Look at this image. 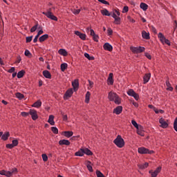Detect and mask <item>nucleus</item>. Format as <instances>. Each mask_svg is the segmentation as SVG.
<instances>
[{"label":"nucleus","mask_w":177,"mask_h":177,"mask_svg":"<svg viewBox=\"0 0 177 177\" xmlns=\"http://www.w3.org/2000/svg\"><path fill=\"white\" fill-rule=\"evenodd\" d=\"M108 99L110 102H114L115 104H121V97L116 93L109 92Z\"/></svg>","instance_id":"nucleus-1"},{"label":"nucleus","mask_w":177,"mask_h":177,"mask_svg":"<svg viewBox=\"0 0 177 177\" xmlns=\"http://www.w3.org/2000/svg\"><path fill=\"white\" fill-rule=\"evenodd\" d=\"M113 143L119 147V149H122L125 146V141H124V138L118 135L117 138L113 140Z\"/></svg>","instance_id":"nucleus-2"},{"label":"nucleus","mask_w":177,"mask_h":177,"mask_svg":"<svg viewBox=\"0 0 177 177\" xmlns=\"http://www.w3.org/2000/svg\"><path fill=\"white\" fill-rule=\"evenodd\" d=\"M139 154H154V151L149 150V149L142 147L138 149Z\"/></svg>","instance_id":"nucleus-3"},{"label":"nucleus","mask_w":177,"mask_h":177,"mask_svg":"<svg viewBox=\"0 0 177 177\" xmlns=\"http://www.w3.org/2000/svg\"><path fill=\"white\" fill-rule=\"evenodd\" d=\"M145 49L146 48H145V47H142V46H138V47L131 46L130 47V50H131L132 53H134V54L142 53V52H145Z\"/></svg>","instance_id":"nucleus-4"},{"label":"nucleus","mask_w":177,"mask_h":177,"mask_svg":"<svg viewBox=\"0 0 177 177\" xmlns=\"http://www.w3.org/2000/svg\"><path fill=\"white\" fill-rule=\"evenodd\" d=\"M158 38L160 39V42L162 44H166V45H168L169 46H171V41L168 39L165 38V36L162 32H159L158 35Z\"/></svg>","instance_id":"nucleus-5"},{"label":"nucleus","mask_w":177,"mask_h":177,"mask_svg":"<svg viewBox=\"0 0 177 177\" xmlns=\"http://www.w3.org/2000/svg\"><path fill=\"white\" fill-rule=\"evenodd\" d=\"M43 15L46 16V17H48V19H50V20H54V21H57V17L55 16L52 13V9L51 8H50L49 11H48L47 12H43Z\"/></svg>","instance_id":"nucleus-6"},{"label":"nucleus","mask_w":177,"mask_h":177,"mask_svg":"<svg viewBox=\"0 0 177 177\" xmlns=\"http://www.w3.org/2000/svg\"><path fill=\"white\" fill-rule=\"evenodd\" d=\"M161 169H162V168L161 167H158L154 171H153V170H149V173L151 174V177H157L158 174L161 172Z\"/></svg>","instance_id":"nucleus-7"},{"label":"nucleus","mask_w":177,"mask_h":177,"mask_svg":"<svg viewBox=\"0 0 177 177\" xmlns=\"http://www.w3.org/2000/svg\"><path fill=\"white\" fill-rule=\"evenodd\" d=\"M129 96H132L136 100H139V94L136 93L133 89H129L127 91Z\"/></svg>","instance_id":"nucleus-8"},{"label":"nucleus","mask_w":177,"mask_h":177,"mask_svg":"<svg viewBox=\"0 0 177 177\" xmlns=\"http://www.w3.org/2000/svg\"><path fill=\"white\" fill-rule=\"evenodd\" d=\"M159 124H160V128H163L164 129L168 128V127L169 126L168 122L165 121V119H164L163 118H161L159 120Z\"/></svg>","instance_id":"nucleus-9"},{"label":"nucleus","mask_w":177,"mask_h":177,"mask_svg":"<svg viewBox=\"0 0 177 177\" xmlns=\"http://www.w3.org/2000/svg\"><path fill=\"white\" fill-rule=\"evenodd\" d=\"M29 114L31 115L32 120H33V121L38 120V113H37V111H35V109H30Z\"/></svg>","instance_id":"nucleus-10"},{"label":"nucleus","mask_w":177,"mask_h":177,"mask_svg":"<svg viewBox=\"0 0 177 177\" xmlns=\"http://www.w3.org/2000/svg\"><path fill=\"white\" fill-rule=\"evenodd\" d=\"M9 136H10V133H9V131H6L4 133L3 132L0 131V138H1V140H8Z\"/></svg>","instance_id":"nucleus-11"},{"label":"nucleus","mask_w":177,"mask_h":177,"mask_svg":"<svg viewBox=\"0 0 177 177\" xmlns=\"http://www.w3.org/2000/svg\"><path fill=\"white\" fill-rule=\"evenodd\" d=\"M73 93H74L73 88L68 89L64 95V100L69 99V97H71V96H73Z\"/></svg>","instance_id":"nucleus-12"},{"label":"nucleus","mask_w":177,"mask_h":177,"mask_svg":"<svg viewBox=\"0 0 177 177\" xmlns=\"http://www.w3.org/2000/svg\"><path fill=\"white\" fill-rule=\"evenodd\" d=\"M75 35H77V37H79V38H80V39H82V41H85V39H86V35H85L84 33H81V32H80L78 30H75Z\"/></svg>","instance_id":"nucleus-13"},{"label":"nucleus","mask_w":177,"mask_h":177,"mask_svg":"<svg viewBox=\"0 0 177 177\" xmlns=\"http://www.w3.org/2000/svg\"><path fill=\"white\" fill-rule=\"evenodd\" d=\"M122 113V106H118L113 109V113L120 115Z\"/></svg>","instance_id":"nucleus-14"},{"label":"nucleus","mask_w":177,"mask_h":177,"mask_svg":"<svg viewBox=\"0 0 177 177\" xmlns=\"http://www.w3.org/2000/svg\"><path fill=\"white\" fill-rule=\"evenodd\" d=\"M103 48L104 50L111 52L113 50V46H111V44H109V43H105L103 46Z\"/></svg>","instance_id":"nucleus-15"},{"label":"nucleus","mask_w":177,"mask_h":177,"mask_svg":"<svg viewBox=\"0 0 177 177\" xmlns=\"http://www.w3.org/2000/svg\"><path fill=\"white\" fill-rule=\"evenodd\" d=\"M151 77V73H146L143 77V84H147L150 81V77Z\"/></svg>","instance_id":"nucleus-16"},{"label":"nucleus","mask_w":177,"mask_h":177,"mask_svg":"<svg viewBox=\"0 0 177 177\" xmlns=\"http://www.w3.org/2000/svg\"><path fill=\"white\" fill-rule=\"evenodd\" d=\"M113 73H109L108 80H107V82H108V85H113L114 84V79L113 78Z\"/></svg>","instance_id":"nucleus-17"},{"label":"nucleus","mask_w":177,"mask_h":177,"mask_svg":"<svg viewBox=\"0 0 177 177\" xmlns=\"http://www.w3.org/2000/svg\"><path fill=\"white\" fill-rule=\"evenodd\" d=\"M59 145L60 146H63V145H65V146H70L71 145V142L68 141V140H61L59 141Z\"/></svg>","instance_id":"nucleus-18"},{"label":"nucleus","mask_w":177,"mask_h":177,"mask_svg":"<svg viewBox=\"0 0 177 177\" xmlns=\"http://www.w3.org/2000/svg\"><path fill=\"white\" fill-rule=\"evenodd\" d=\"M142 37L144 39H150V33L146 32V30H142Z\"/></svg>","instance_id":"nucleus-19"},{"label":"nucleus","mask_w":177,"mask_h":177,"mask_svg":"<svg viewBox=\"0 0 177 177\" xmlns=\"http://www.w3.org/2000/svg\"><path fill=\"white\" fill-rule=\"evenodd\" d=\"M43 75L44 77H45V78H48V80H50V78H52V75L50 74V72H49V71H44Z\"/></svg>","instance_id":"nucleus-20"},{"label":"nucleus","mask_w":177,"mask_h":177,"mask_svg":"<svg viewBox=\"0 0 177 177\" xmlns=\"http://www.w3.org/2000/svg\"><path fill=\"white\" fill-rule=\"evenodd\" d=\"M83 154H86V156H93L92 151L88 148L83 149Z\"/></svg>","instance_id":"nucleus-21"},{"label":"nucleus","mask_w":177,"mask_h":177,"mask_svg":"<svg viewBox=\"0 0 177 177\" xmlns=\"http://www.w3.org/2000/svg\"><path fill=\"white\" fill-rule=\"evenodd\" d=\"M48 38H49V35L45 34L39 38V42H44L45 41H46V39H48Z\"/></svg>","instance_id":"nucleus-22"},{"label":"nucleus","mask_w":177,"mask_h":177,"mask_svg":"<svg viewBox=\"0 0 177 177\" xmlns=\"http://www.w3.org/2000/svg\"><path fill=\"white\" fill-rule=\"evenodd\" d=\"M0 175H3L4 176L10 177L11 173L9 171H6L5 169L0 171Z\"/></svg>","instance_id":"nucleus-23"},{"label":"nucleus","mask_w":177,"mask_h":177,"mask_svg":"<svg viewBox=\"0 0 177 177\" xmlns=\"http://www.w3.org/2000/svg\"><path fill=\"white\" fill-rule=\"evenodd\" d=\"M55 116L53 115H50L48 118V122L50 125H55Z\"/></svg>","instance_id":"nucleus-24"},{"label":"nucleus","mask_w":177,"mask_h":177,"mask_svg":"<svg viewBox=\"0 0 177 177\" xmlns=\"http://www.w3.org/2000/svg\"><path fill=\"white\" fill-rule=\"evenodd\" d=\"M137 133L140 135V136H145V131H143V127H139L137 129Z\"/></svg>","instance_id":"nucleus-25"},{"label":"nucleus","mask_w":177,"mask_h":177,"mask_svg":"<svg viewBox=\"0 0 177 177\" xmlns=\"http://www.w3.org/2000/svg\"><path fill=\"white\" fill-rule=\"evenodd\" d=\"M102 16H111V12H109L107 9L101 10Z\"/></svg>","instance_id":"nucleus-26"},{"label":"nucleus","mask_w":177,"mask_h":177,"mask_svg":"<svg viewBox=\"0 0 177 177\" xmlns=\"http://www.w3.org/2000/svg\"><path fill=\"white\" fill-rule=\"evenodd\" d=\"M86 162L87 169L89 171V172H93V168L92 167V165H91L92 162L90 160H87Z\"/></svg>","instance_id":"nucleus-27"},{"label":"nucleus","mask_w":177,"mask_h":177,"mask_svg":"<svg viewBox=\"0 0 177 177\" xmlns=\"http://www.w3.org/2000/svg\"><path fill=\"white\" fill-rule=\"evenodd\" d=\"M42 106V102L40 100L35 102L32 105V107H37V109Z\"/></svg>","instance_id":"nucleus-28"},{"label":"nucleus","mask_w":177,"mask_h":177,"mask_svg":"<svg viewBox=\"0 0 177 177\" xmlns=\"http://www.w3.org/2000/svg\"><path fill=\"white\" fill-rule=\"evenodd\" d=\"M75 156L77 157H82L84 156V149H80L78 151L75 153Z\"/></svg>","instance_id":"nucleus-29"},{"label":"nucleus","mask_w":177,"mask_h":177,"mask_svg":"<svg viewBox=\"0 0 177 177\" xmlns=\"http://www.w3.org/2000/svg\"><path fill=\"white\" fill-rule=\"evenodd\" d=\"M59 55H61L62 56H67L68 53L66 49L61 48L58 50Z\"/></svg>","instance_id":"nucleus-30"},{"label":"nucleus","mask_w":177,"mask_h":177,"mask_svg":"<svg viewBox=\"0 0 177 177\" xmlns=\"http://www.w3.org/2000/svg\"><path fill=\"white\" fill-rule=\"evenodd\" d=\"M72 86H73L74 89H77V88H78V86H80V82L78 81V80H75L72 82Z\"/></svg>","instance_id":"nucleus-31"},{"label":"nucleus","mask_w":177,"mask_h":177,"mask_svg":"<svg viewBox=\"0 0 177 177\" xmlns=\"http://www.w3.org/2000/svg\"><path fill=\"white\" fill-rule=\"evenodd\" d=\"M91 99V92L87 91L85 95V103H89V100Z\"/></svg>","instance_id":"nucleus-32"},{"label":"nucleus","mask_w":177,"mask_h":177,"mask_svg":"<svg viewBox=\"0 0 177 177\" xmlns=\"http://www.w3.org/2000/svg\"><path fill=\"white\" fill-rule=\"evenodd\" d=\"M140 7L142 10L146 11L147 9H149V6L146 4L145 3H141L140 5Z\"/></svg>","instance_id":"nucleus-33"},{"label":"nucleus","mask_w":177,"mask_h":177,"mask_svg":"<svg viewBox=\"0 0 177 177\" xmlns=\"http://www.w3.org/2000/svg\"><path fill=\"white\" fill-rule=\"evenodd\" d=\"M138 167L140 169H146V168L149 167V162H145V164L142 165H138Z\"/></svg>","instance_id":"nucleus-34"},{"label":"nucleus","mask_w":177,"mask_h":177,"mask_svg":"<svg viewBox=\"0 0 177 177\" xmlns=\"http://www.w3.org/2000/svg\"><path fill=\"white\" fill-rule=\"evenodd\" d=\"M68 67V65L67 64V63H63L61 64V71H66V70H67V68Z\"/></svg>","instance_id":"nucleus-35"},{"label":"nucleus","mask_w":177,"mask_h":177,"mask_svg":"<svg viewBox=\"0 0 177 177\" xmlns=\"http://www.w3.org/2000/svg\"><path fill=\"white\" fill-rule=\"evenodd\" d=\"M131 124L136 128V129H139V128H142V125L138 124V122H136L134 120H131Z\"/></svg>","instance_id":"nucleus-36"},{"label":"nucleus","mask_w":177,"mask_h":177,"mask_svg":"<svg viewBox=\"0 0 177 177\" xmlns=\"http://www.w3.org/2000/svg\"><path fill=\"white\" fill-rule=\"evenodd\" d=\"M24 74H26V71L22 70L17 73V78H23L24 77Z\"/></svg>","instance_id":"nucleus-37"},{"label":"nucleus","mask_w":177,"mask_h":177,"mask_svg":"<svg viewBox=\"0 0 177 177\" xmlns=\"http://www.w3.org/2000/svg\"><path fill=\"white\" fill-rule=\"evenodd\" d=\"M64 136H66V138H71V136H73V131H64Z\"/></svg>","instance_id":"nucleus-38"},{"label":"nucleus","mask_w":177,"mask_h":177,"mask_svg":"<svg viewBox=\"0 0 177 177\" xmlns=\"http://www.w3.org/2000/svg\"><path fill=\"white\" fill-rule=\"evenodd\" d=\"M16 97L19 99V100H21L22 99H24V95L21 93H15Z\"/></svg>","instance_id":"nucleus-39"},{"label":"nucleus","mask_w":177,"mask_h":177,"mask_svg":"<svg viewBox=\"0 0 177 177\" xmlns=\"http://www.w3.org/2000/svg\"><path fill=\"white\" fill-rule=\"evenodd\" d=\"M51 131L55 135H57V133H59V129L56 127H51Z\"/></svg>","instance_id":"nucleus-40"},{"label":"nucleus","mask_w":177,"mask_h":177,"mask_svg":"<svg viewBox=\"0 0 177 177\" xmlns=\"http://www.w3.org/2000/svg\"><path fill=\"white\" fill-rule=\"evenodd\" d=\"M84 56L88 59V60H95V57L89 55L88 53H85Z\"/></svg>","instance_id":"nucleus-41"},{"label":"nucleus","mask_w":177,"mask_h":177,"mask_svg":"<svg viewBox=\"0 0 177 177\" xmlns=\"http://www.w3.org/2000/svg\"><path fill=\"white\" fill-rule=\"evenodd\" d=\"M24 55L27 57H30V58L32 57V54H31V53L28 50H25Z\"/></svg>","instance_id":"nucleus-42"},{"label":"nucleus","mask_w":177,"mask_h":177,"mask_svg":"<svg viewBox=\"0 0 177 177\" xmlns=\"http://www.w3.org/2000/svg\"><path fill=\"white\" fill-rule=\"evenodd\" d=\"M114 24L117 25L121 24V18L120 17H118L115 19Z\"/></svg>","instance_id":"nucleus-43"},{"label":"nucleus","mask_w":177,"mask_h":177,"mask_svg":"<svg viewBox=\"0 0 177 177\" xmlns=\"http://www.w3.org/2000/svg\"><path fill=\"white\" fill-rule=\"evenodd\" d=\"M37 28H38V24L30 28V32H35V31H37Z\"/></svg>","instance_id":"nucleus-44"},{"label":"nucleus","mask_w":177,"mask_h":177,"mask_svg":"<svg viewBox=\"0 0 177 177\" xmlns=\"http://www.w3.org/2000/svg\"><path fill=\"white\" fill-rule=\"evenodd\" d=\"M96 175H97V177H106V176H104V174H103V173H102L99 170L96 171Z\"/></svg>","instance_id":"nucleus-45"},{"label":"nucleus","mask_w":177,"mask_h":177,"mask_svg":"<svg viewBox=\"0 0 177 177\" xmlns=\"http://www.w3.org/2000/svg\"><path fill=\"white\" fill-rule=\"evenodd\" d=\"M12 146H13L14 147H16V146H17V145H19V140H17V139L13 140L12 141Z\"/></svg>","instance_id":"nucleus-46"},{"label":"nucleus","mask_w":177,"mask_h":177,"mask_svg":"<svg viewBox=\"0 0 177 177\" xmlns=\"http://www.w3.org/2000/svg\"><path fill=\"white\" fill-rule=\"evenodd\" d=\"M8 171L11 173L10 176H12L13 174H16V172H17V169L16 167H14L10 171Z\"/></svg>","instance_id":"nucleus-47"},{"label":"nucleus","mask_w":177,"mask_h":177,"mask_svg":"<svg viewBox=\"0 0 177 177\" xmlns=\"http://www.w3.org/2000/svg\"><path fill=\"white\" fill-rule=\"evenodd\" d=\"M41 157H42L43 161H44L45 162H46V161H48V155L43 153L41 155Z\"/></svg>","instance_id":"nucleus-48"},{"label":"nucleus","mask_w":177,"mask_h":177,"mask_svg":"<svg viewBox=\"0 0 177 177\" xmlns=\"http://www.w3.org/2000/svg\"><path fill=\"white\" fill-rule=\"evenodd\" d=\"M174 129L176 131V132H177V117H176V119L174 120Z\"/></svg>","instance_id":"nucleus-49"},{"label":"nucleus","mask_w":177,"mask_h":177,"mask_svg":"<svg viewBox=\"0 0 177 177\" xmlns=\"http://www.w3.org/2000/svg\"><path fill=\"white\" fill-rule=\"evenodd\" d=\"M93 39L95 42H99V35H95L93 36Z\"/></svg>","instance_id":"nucleus-50"},{"label":"nucleus","mask_w":177,"mask_h":177,"mask_svg":"<svg viewBox=\"0 0 177 177\" xmlns=\"http://www.w3.org/2000/svg\"><path fill=\"white\" fill-rule=\"evenodd\" d=\"M98 2H100L101 3H103L104 5H110V3L106 0H97Z\"/></svg>","instance_id":"nucleus-51"},{"label":"nucleus","mask_w":177,"mask_h":177,"mask_svg":"<svg viewBox=\"0 0 177 177\" xmlns=\"http://www.w3.org/2000/svg\"><path fill=\"white\" fill-rule=\"evenodd\" d=\"M32 41V36L27 37H26V44H28Z\"/></svg>","instance_id":"nucleus-52"},{"label":"nucleus","mask_w":177,"mask_h":177,"mask_svg":"<svg viewBox=\"0 0 177 177\" xmlns=\"http://www.w3.org/2000/svg\"><path fill=\"white\" fill-rule=\"evenodd\" d=\"M129 10V7L126 6L123 8L122 13H127Z\"/></svg>","instance_id":"nucleus-53"},{"label":"nucleus","mask_w":177,"mask_h":177,"mask_svg":"<svg viewBox=\"0 0 177 177\" xmlns=\"http://www.w3.org/2000/svg\"><path fill=\"white\" fill-rule=\"evenodd\" d=\"M107 35H113V29H111V28H108Z\"/></svg>","instance_id":"nucleus-54"},{"label":"nucleus","mask_w":177,"mask_h":177,"mask_svg":"<svg viewBox=\"0 0 177 177\" xmlns=\"http://www.w3.org/2000/svg\"><path fill=\"white\" fill-rule=\"evenodd\" d=\"M21 115H22V117H28V115H30V112H21Z\"/></svg>","instance_id":"nucleus-55"},{"label":"nucleus","mask_w":177,"mask_h":177,"mask_svg":"<svg viewBox=\"0 0 177 177\" xmlns=\"http://www.w3.org/2000/svg\"><path fill=\"white\" fill-rule=\"evenodd\" d=\"M39 29H40V30H39V32H37V35H41V34H44V30H42V27L39 26Z\"/></svg>","instance_id":"nucleus-56"},{"label":"nucleus","mask_w":177,"mask_h":177,"mask_svg":"<svg viewBox=\"0 0 177 177\" xmlns=\"http://www.w3.org/2000/svg\"><path fill=\"white\" fill-rule=\"evenodd\" d=\"M6 149H13L15 147L12 144H7L6 145Z\"/></svg>","instance_id":"nucleus-57"},{"label":"nucleus","mask_w":177,"mask_h":177,"mask_svg":"<svg viewBox=\"0 0 177 177\" xmlns=\"http://www.w3.org/2000/svg\"><path fill=\"white\" fill-rule=\"evenodd\" d=\"M145 56L149 59V60H151V55L149 54V53H145Z\"/></svg>","instance_id":"nucleus-58"},{"label":"nucleus","mask_w":177,"mask_h":177,"mask_svg":"<svg viewBox=\"0 0 177 177\" xmlns=\"http://www.w3.org/2000/svg\"><path fill=\"white\" fill-rule=\"evenodd\" d=\"M127 19H128V20H129V21H131V23H135L136 22L135 19H132V17H131V16H128Z\"/></svg>","instance_id":"nucleus-59"},{"label":"nucleus","mask_w":177,"mask_h":177,"mask_svg":"<svg viewBox=\"0 0 177 177\" xmlns=\"http://www.w3.org/2000/svg\"><path fill=\"white\" fill-rule=\"evenodd\" d=\"M113 13H115L117 16H120L121 15V12H120L118 10H114Z\"/></svg>","instance_id":"nucleus-60"},{"label":"nucleus","mask_w":177,"mask_h":177,"mask_svg":"<svg viewBox=\"0 0 177 177\" xmlns=\"http://www.w3.org/2000/svg\"><path fill=\"white\" fill-rule=\"evenodd\" d=\"M15 67H12L8 71V73H15Z\"/></svg>","instance_id":"nucleus-61"},{"label":"nucleus","mask_w":177,"mask_h":177,"mask_svg":"<svg viewBox=\"0 0 177 177\" xmlns=\"http://www.w3.org/2000/svg\"><path fill=\"white\" fill-rule=\"evenodd\" d=\"M17 59L16 63H20L21 62V57L20 55L17 56Z\"/></svg>","instance_id":"nucleus-62"},{"label":"nucleus","mask_w":177,"mask_h":177,"mask_svg":"<svg viewBox=\"0 0 177 177\" xmlns=\"http://www.w3.org/2000/svg\"><path fill=\"white\" fill-rule=\"evenodd\" d=\"M151 30L154 34H157V29H156L154 26H151Z\"/></svg>","instance_id":"nucleus-63"},{"label":"nucleus","mask_w":177,"mask_h":177,"mask_svg":"<svg viewBox=\"0 0 177 177\" xmlns=\"http://www.w3.org/2000/svg\"><path fill=\"white\" fill-rule=\"evenodd\" d=\"M177 29V21L175 20L174 21V32H175V30Z\"/></svg>","instance_id":"nucleus-64"}]
</instances>
